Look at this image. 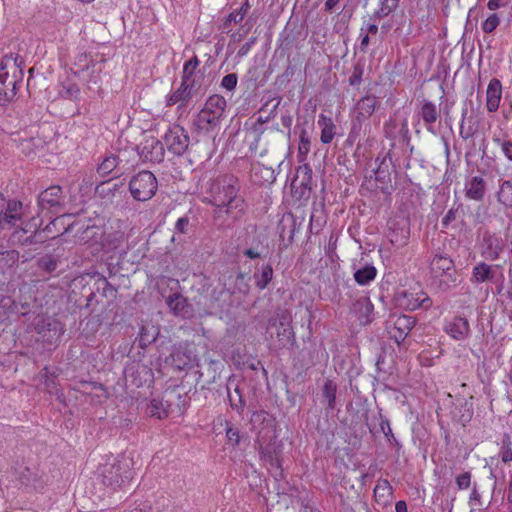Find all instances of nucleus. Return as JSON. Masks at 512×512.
<instances>
[{
    "label": "nucleus",
    "instance_id": "1",
    "mask_svg": "<svg viewBox=\"0 0 512 512\" xmlns=\"http://www.w3.org/2000/svg\"><path fill=\"white\" fill-rule=\"evenodd\" d=\"M240 189V181L236 176L232 174L219 175L207 182L204 201L217 208H224L226 215L237 218L243 215L246 209Z\"/></svg>",
    "mask_w": 512,
    "mask_h": 512
},
{
    "label": "nucleus",
    "instance_id": "2",
    "mask_svg": "<svg viewBox=\"0 0 512 512\" xmlns=\"http://www.w3.org/2000/svg\"><path fill=\"white\" fill-rule=\"evenodd\" d=\"M431 283L439 291L447 292L458 284L454 261L447 255L436 254L429 267Z\"/></svg>",
    "mask_w": 512,
    "mask_h": 512
},
{
    "label": "nucleus",
    "instance_id": "3",
    "mask_svg": "<svg viewBox=\"0 0 512 512\" xmlns=\"http://www.w3.org/2000/svg\"><path fill=\"white\" fill-rule=\"evenodd\" d=\"M104 485L111 487L113 490L122 488L129 484L133 478V472L127 460H119L113 458L106 461L99 468Z\"/></svg>",
    "mask_w": 512,
    "mask_h": 512
},
{
    "label": "nucleus",
    "instance_id": "4",
    "mask_svg": "<svg viewBox=\"0 0 512 512\" xmlns=\"http://www.w3.org/2000/svg\"><path fill=\"white\" fill-rule=\"evenodd\" d=\"M283 449L282 441L276 436L271 437L268 441H265L264 437L259 440L260 459L269 467L276 480L284 478Z\"/></svg>",
    "mask_w": 512,
    "mask_h": 512
},
{
    "label": "nucleus",
    "instance_id": "5",
    "mask_svg": "<svg viewBox=\"0 0 512 512\" xmlns=\"http://www.w3.org/2000/svg\"><path fill=\"white\" fill-rule=\"evenodd\" d=\"M226 104V100L223 96L218 94L210 96L195 119L197 128L205 132L213 130L219 124Z\"/></svg>",
    "mask_w": 512,
    "mask_h": 512
},
{
    "label": "nucleus",
    "instance_id": "6",
    "mask_svg": "<svg viewBox=\"0 0 512 512\" xmlns=\"http://www.w3.org/2000/svg\"><path fill=\"white\" fill-rule=\"evenodd\" d=\"M128 187L131 196L135 200L144 202L150 200L156 194L158 182L152 172L143 170L130 179Z\"/></svg>",
    "mask_w": 512,
    "mask_h": 512
},
{
    "label": "nucleus",
    "instance_id": "7",
    "mask_svg": "<svg viewBox=\"0 0 512 512\" xmlns=\"http://www.w3.org/2000/svg\"><path fill=\"white\" fill-rule=\"evenodd\" d=\"M270 328L275 330L277 348L294 345L295 334L291 325V316L287 311H281L269 321Z\"/></svg>",
    "mask_w": 512,
    "mask_h": 512
},
{
    "label": "nucleus",
    "instance_id": "8",
    "mask_svg": "<svg viewBox=\"0 0 512 512\" xmlns=\"http://www.w3.org/2000/svg\"><path fill=\"white\" fill-rule=\"evenodd\" d=\"M18 68L11 63V58L3 60L0 65V101H8L16 95Z\"/></svg>",
    "mask_w": 512,
    "mask_h": 512
},
{
    "label": "nucleus",
    "instance_id": "9",
    "mask_svg": "<svg viewBox=\"0 0 512 512\" xmlns=\"http://www.w3.org/2000/svg\"><path fill=\"white\" fill-rule=\"evenodd\" d=\"M34 328L42 341L48 344H55L64 332L62 323L49 316H38L35 319Z\"/></svg>",
    "mask_w": 512,
    "mask_h": 512
},
{
    "label": "nucleus",
    "instance_id": "10",
    "mask_svg": "<svg viewBox=\"0 0 512 512\" xmlns=\"http://www.w3.org/2000/svg\"><path fill=\"white\" fill-rule=\"evenodd\" d=\"M311 185L312 169L308 164L299 166L291 182L292 196L297 200H307L312 190Z\"/></svg>",
    "mask_w": 512,
    "mask_h": 512
},
{
    "label": "nucleus",
    "instance_id": "11",
    "mask_svg": "<svg viewBox=\"0 0 512 512\" xmlns=\"http://www.w3.org/2000/svg\"><path fill=\"white\" fill-rule=\"evenodd\" d=\"M396 305L404 310H416L418 308L428 309L432 306V300L423 291L414 292L409 290H402L395 294Z\"/></svg>",
    "mask_w": 512,
    "mask_h": 512
},
{
    "label": "nucleus",
    "instance_id": "12",
    "mask_svg": "<svg viewBox=\"0 0 512 512\" xmlns=\"http://www.w3.org/2000/svg\"><path fill=\"white\" fill-rule=\"evenodd\" d=\"M124 378L126 384L137 388L150 385L154 380L152 369L141 362H133L125 368Z\"/></svg>",
    "mask_w": 512,
    "mask_h": 512
},
{
    "label": "nucleus",
    "instance_id": "13",
    "mask_svg": "<svg viewBox=\"0 0 512 512\" xmlns=\"http://www.w3.org/2000/svg\"><path fill=\"white\" fill-rule=\"evenodd\" d=\"M163 141L168 151L176 156L183 155L189 146V136L180 125L170 127L165 133Z\"/></svg>",
    "mask_w": 512,
    "mask_h": 512
},
{
    "label": "nucleus",
    "instance_id": "14",
    "mask_svg": "<svg viewBox=\"0 0 512 512\" xmlns=\"http://www.w3.org/2000/svg\"><path fill=\"white\" fill-rule=\"evenodd\" d=\"M41 210L60 213L64 210V196L61 186L53 185L42 191L38 196Z\"/></svg>",
    "mask_w": 512,
    "mask_h": 512
},
{
    "label": "nucleus",
    "instance_id": "15",
    "mask_svg": "<svg viewBox=\"0 0 512 512\" xmlns=\"http://www.w3.org/2000/svg\"><path fill=\"white\" fill-rule=\"evenodd\" d=\"M387 237L397 248L407 245L410 238V221L404 217L389 221Z\"/></svg>",
    "mask_w": 512,
    "mask_h": 512
},
{
    "label": "nucleus",
    "instance_id": "16",
    "mask_svg": "<svg viewBox=\"0 0 512 512\" xmlns=\"http://www.w3.org/2000/svg\"><path fill=\"white\" fill-rule=\"evenodd\" d=\"M137 149L144 161L160 163L164 159V144L154 136H145Z\"/></svg>",
    "mask_w": 512,
    "mask_h": 512
},
{
    "label": "nucleus",
    "instance_id": "17",
    "mask_svg": "<svg viewBox=\"0 0 512 512\" xmlns=\"http://www.w3.org/2000/svg\"><path fill=\"white\" fill-rule=\"evenodd\" d=\"M165 407L169 414L182 415L188 403V395L180 387H168L164 392Z\"/></svg>",
    "mask_w": 512,
    "mask_h": 512
},
{
    "label": "nucleus",
    "instance_id": "18",
    "mask_svg": "<svg viewBox=\"0 0 512 512\" xmlns=\"http://www.w3.org/2000/svg\"><path fill=\"white\" fill-rule=\"evenodd\" d=\"M502 272L501 265L480 261L473 266L469 280L473 285L491 284L497 278L498 273Z\"/></svg>",
    "mask_w": 512,
    "mask_h": 512
},
{
    "label": "nucleus",
    "instance_id": "19",
    "mask_svg": "<svg viewBox=\"0 0 512 512\" xmlns=\"http://www.w3.org/2000/svg\"><path fill=\"white\" fill-rule=\"evenodd\" d=\"M415 324L416 320L413 316L400 315L393 319L388 333L397 344H400L406 339Z\"/></svg>",
    "mask_w": 512,
    "mask_h": 512
},
{
    "label": "nucleus",
    "instance_id": "20",
    "mask_svg": "<svg viewBox=\"0 0 512 512\" xmlns=\"http://www.w3.org/2000/svg\"><path fill=\"white\" fill-rule=\"evenodd\" d=\"M22 485L35 491L42 490L46 485L43 473L37 467H25L19 474Z\"/></svg>",
    "mask_w": 512,
    "mask_h": 512
},
{
    "label": "nucleus",
    "instance_id": "21",
    "mask_svg": "<svg viewBox=\"0 0 512 512\" xmlns=\"http://www.w3.org/2000/svg\"><path fill=\"white\" fill-rule=\"evenodd\" d=\"M22 215V202L18 200H9L5 203V199L3 200L2 218H4L3 223L6 226V229L16 226L17 223L21 221Z\"/></svg>",
    "mask_w": 512,
    "mask_h": 512
},
{
    "label": "nucleus",
    "instance_id": "22",
    "mask_svg": "<svg viewBox=\"0 0 512 512\" xmlns=\"http://www.w3.org/2000/svg\"><path fill=\"white\" fill-rule=\"evenodd\" d=\"M279 103H280V100L276 103L273 110L270 112V114L267 117H265V118L259 117L257 119V121L253 124L251 129L254 134V140L250 145L251 149H257L258 144L261 141V137L265 132H270V133L283 132V130L279 129L278 125L273 126V127H263V125L265 123H267L272 117L275 116V111H276Z\"/></svg>",
    "mask_w": 512,
    "mask_h": 512
},
{
    "label": "nucleus",
    "instance_id": "23",
    "mask_svg": "<svg viewBox=\"0 0 512 512\" xmlns=\"http://www.w3.org/2000/svg\"><path fill=\"white\" fill-rule=\"evenodd\" d=\"M166 304L175 316L189 318L192 315V307L187 298L178 292L170 294L166 298Z\"/></svg>",
    "mask_w": 512,
    "mask_h": 512
},
{
    "label": "nucleus",
    "instance_id": "24",
    "mask_svg": "<svg viewBox=\"0 0 512 512\" xmlns=\"http://www.w3.org/2000/svg\"><path fill=\"white\" fill-rule=\"evenodd\" d=\"M378 104V98L374 95H366L362 97L354 106V117L359 121L367 120L373 115Z\"/></svg>",
    "mask_w": 512,
    "mask_h": 512
},
{
    "label": "nucleus",
    "instance_id": "25",
    "mask_svg": "<svg viewBox=\"0 0 512 512\" xmlns=\"http://www.w3.org/2000/svg\"><path fill=\"white\" fill-rule=\"evenodd\" d=\"M418 114L423 119L426 129L430 133L435 134L436 131L434 128V124L438 121L440 117V112L437 109L436 105L431 101L424 100Z\"/></svg>",
    "mask_w": 512,
    "mask_h": 512
},
{
    "label": "nucleus",
    "instance_id": "26",
    "mask_svg": "<svg viewBox=\"0 0 512 512\" xmlns=\"http://www.w3.org/2000/svg\"><path fill=\"white\" fill-rule=\"evenodd\" d=\"M502 96V84L499 79L492 78L486 92V107L489 112L498 110Z\"/></svg>",
    "mask_w": 512,
    "mask_h": 512
},
{
    "label": "nucleus",
    "instance_id": "27",
    "mask_svg": "<svg viewBox=\"0 0 512 512\" xmlns=\"http://www.w3.org/2000/svg\"><path fill=\"white\" fill-rule=\"evenodd\" d=\"M445 331L455 340H464L468 337L470 332L469 322L466 318L454 317L453 320L446 325Z\"/></svg>",
    "mask_w": 512,
    "mask_h": 512
},
{
    "label": "nucleus",
    "instance_id": "28",
    "mask_svg": "<svg viewBox=\"0 0 512 512\" xmlns=\"http://www.w3.org/2000/svg\"><path fill=\"white\" fill-rule=\"evenodd\" d=\"M384 159L379 161V158L375 159L376 167L372 169V173L375 176V187L380 189L384 193H388L389 188L391 187V177L390 173L387 169V166L384 168Z\"/></svg>",
    "mask_w": 512,
    "mask_h": 512
},
{
    "label": "nucleus",
    "instance_id": "29",
    "mask_svg": "<svg viewBox=\"0 0 512 512\" xmlns=\"http://www.w3.org/2000/svg\"><path fill=\"white\" fill-rule=\"evenodd\" d=\"M226 388L231 408L236 410L238 413L243 412L245 407V401L243 399V395L239 389V386L235 384V380L229 378Z\"/></svg>",
    "mask_w": 512,
    "mask_h": 512
},
{
    "label": "nucleus",
    "instance_id": "30",
    "mask_svg": "<svg viewBox=\"0 0 512 512\" xmlns=\"http://www.w3.org/2000/svg\"><path fill=\"white\" fill-rule=\"evenodd\" d=\"M373 309V304L367 297H362L356 300L352 305V311L357 314L359 320L365 324L371 321V314Z\"/></svg>",
    "mask_w": 512,
    "mask_h": 512
},
{
    "label": "nucleus",
    "instance_id": "31",
    "mask_svg": "<svg viewBox=\"0 0 512 512\" xmlns=\"http://www.w3.org/2000/svg\"><path fill=\"white\" fill-rule=\"evenodd\" d=\"M250 277L243 272H239L234 280L232 285L228 288V291L232 295H240V296H247L250 292Z\"/></svg>",
    "mask_w": 512,
    "mask_h": 512
},
{
    "label": "nucleus",
    "instance_id": "32",
    "mask_svg": "<svg viewBox=\"0 0 512 512\" xmlns=\"http://www.w3.org/2000/svg\"><path fill=\"white\" fill-rule=\"evenodd\" d=\"M252 177L254 182L264 185V184H272L276 180V174L274 169L271 167H267L261 164H257L252 169Z\"/></svg>",
    "mask_w": 512,
    "mask_h": 512
},
{
    "label": "nucleus",
    "instance_id": "33",
    "mask_svg": "<svg viewBox=\"0 0 512 512\" xmlns=\"http://www.w3.org/2000/svg\"><path fill=\"white\" fill-rule=\"evenodd\" d=\"M318 125L321 128L320 140L323 144H329L332 142L335 136L336 126L333 123L332 118L320 114L318 118Z\"/></svg>",
    "mask_w": 512,
    "mask_h": 512
},
{
    "label": "nucleus",
    "instance_id": "34",
    "mask_svg": "<svg viewBox=\"0 0 512 512\" xmlns=\"http://www.w3.org/2000/svg\"><path fill=\"white\" fill-rule=\"evenodd\" d=\"M273 274L274 271L272 265L270 263L263 264L253 274L256 287L259 290H264L265 288H267V286L273 279Z\"/></svg>",
    "mask_w": 512,
    "mask_h": 512
},
{
    "label": "nucleus",
    "instance_id": "35",
    "mask_svg": "<svg viewBox=\"0 0 512 512\" xmlns=\"http://www.w3.org/2000/svg\"><path fill=\"white\" fill-rule=\"evenodd\" d=\"M485 195V181L480 176L473 177L467 185L466 196L469 199L480 201Z\"/></svg>",
    "mask_w": 512,
    "mask_h": 512
},
{
    "label": "nucleus",
    "instance_id": "36",
    "mask_svg": "<svg viewBox=\"0 0 512 512\" xmlns=\"http://www.w3.org/2000/svg\"><path fill=\"white\" fill-rule=\"evenodd\" d=\"M336 393L337 384L331 379H326L322 387V398L327 403L328 411L336 408Z\"/></svg>",
    "mask_w": 512,
    "mask_h": 512
},
{
    "label": "nucleus",
    "instance_id": "37",
    "mask_svg": "<svg viewBox=\"0 0 512 512\" xmlns=\"http://www.w3.org/2000/svg\"><path fill=\"white\" fill-rule=\"evenodd\" d=\"M146 413L159 420L167 418L170 414L165 407L164 396L162 395L160 399L153 398L147 406Z\"/></svg>",
    "mask_w": 512,
    "mask_h": 512
},
{
    "label": "nucleus",
    "instance_id": "38",
    "mask_svg": "<svg viewBox=\"0 0 512 512\" xmlns=\"http://www.w3.org/2000/svg\"><path fill=\"white\" fill-rule=\"evenodd\" d=\"M354 280L357 284L361 286L368 285L370 282H372L376 276H377V269L371 265L367 264L366 266L357 269L354 272Z\"/></svg>",
    "mask_w": 512,
    "mask_h": 512
},
{
    "label": "nucleus",
    "instance_id": "39",
    "mask_svg": "<svg viewBox=\"0 0 512 512\" xmlns=\"http://www.w3.org/2000/svg\"><path fill=\"white\" fill-rule=\"evenodd\" d=\"M193 96V93L188 90L187 85L181 82L180 87L167 98L166 103L167 106H173L177 103L184 106Z\"/></svg>",
    "mask_w": 512,
    "mask_h": 512
},
{
    "label": "nucleus",
    "instance_id": "40",
    "mask_svg": "<svg viewBox=\"0 0 512 512\" xmlns=\"http://www.w3.org/2000/svg\"><path fill=\"white\" fill-rule=\"evenodd\" d=\"M91 67H95V62L92 57L86 53H81L75 57L72 70L75 75L82 76L84 73L88 72Z\"/></svg>",
    "mask_w": 512,
    "mask_h": 512
},
{
    "label": "nucleus",
    "instance_id": "41",
    "mask_svg": "<svg viewBox=\"0 0 512 512\" xmlns=\"http://www.w3.org/2000/svg\"><path fill=\"white\" fill-rule=\"evenodd\" d=\"M19 260V252L16 250H7L0 253V273L4 274L12 269Z\"/></svg>",
    "mask_w": 512,
    "mask_h": 512
},
{
    "label": "nucleus",
    "instance_id": "42",
    "mask_svg": "<svg viewBox=\"0 0 512 512\" xmlns=\"http://www.w3.org/2000/svg\"><path fill=\"white\" fill-rule=\"evenodd\" d=\"M497 198L504 206L512 207V180H506L501 184Z\"/></svg>",
    "mask_w": 512,
    "mask_h": 512
},
{
    "label": "nucleus",
    "instance_id": "43",
    "mask_svg": "<svg viewBox=\"0 0 512 512\" xmlns=\"http://www.w3.org/2000/svg\"><path fill=\"white\" fill-rule=\"evenodd\" d=\"M311 141L308 132L305 129H302L299 135V145H298V161H305L307 154L310 151Z\"/></svg>",
    "mask_w": 512,
    "mask_h": 512
},
{
    "label": "nucleus",
    "instance_id": "44",
    "mask_svg": "<svg viewBox=\"0 0 512 512\" xmlns=\"http://www.w3.org/2000/svg\"><path fill=\"white\" fill-rule=\"evenodd\" d=\"M484 242L487 245L486 253L488 258L491 260L498 259L500 252L502 251L499 239L494 236H487L484 237Z\"/></svg>",
    "mask_w": 512,
    "mask_h": 512
},
{
    "label": "nucleus",
    "instance_id": "45",
    "mask_svg": "<svg viewBox=\"0 0 512 512\" xmlns=\"http://www.w3.org/2000/svg\"><path fill=\"white\" fill-rule=\"evenodd\" d=\"M27 232H28V230L23 229L22 235H20L18 237V241L22 245L42 244L49 239L48 235L44 236L42 234V232H39V231H35L33 234H31L29 236H24Z\"/></svg>",
    "mask_w": 512,
    "mask_h": 512
},
{
    "label": "nucleus",
    "instance_id": "46",
    "mask_svg": "<svg viewBox=\"0 0 512 512\" xmlns=\"http://www.w3.org/2000/svg\"><path fill=\"white\" fill-rule=\"evenodd\" d=\"M157 332L154 327L148 328L142 326L139 333L138 344L141 348H146L156 339Z\"/></svg>",
    "mask_w": 512,
    "mask_h": 512
},
{
    "label": "nucleus",
    "instance_id": "47",
    "mask_svg": "<svg viewBox=\"0 0 512 512\" xmlns=\"http://www.w3.org/2000/svg\"><path fill=\"white\" fill-rule=\"evenodd\" d=\"M119 164V158L116 155L107 156L98 166V173L101 176H106L116 169Z\"/></svg>",
    "mask_w": 512,
    "mask_h": 512
},
{
    "label": "nucleus",
    "instance_id": "48",
    "mask_svg": "<svg viewBox=\"0 0 512 512\" xmlns=\"http://www.w3.org/2000/svg\"><path fill=\"white\" fill-rule=\"evenodd\" d=\"M380 8L375 12V17L381 19L397 9L399 6V0H379Z\"/></svg>",
    "mask_w": 512,
    "mask_h": 512
},
{
    "label": "nucleus",
    "instance_id": "49",
    "mask_svg": "<svg viewBox=\"0 0 512 512\" xmlns=\"http://www.w3.org/2000/svg\"><path fill=\"white\" fill-rule=\"evenodd\" d=\"M37 265L41 270L52 273L57 269L58 262L53 255L46 254L37 260Z\"/></svg>",
    "mask_w": 512,
    "mask_h": 512
},
{
    "label": "nucleus",
    "instance_id": "50",
    "mask_svg": "<svg viewBox=\"0 0 512 512\" xmlns=\"http://www.w3.org/2000/svg\"><path fill=\"white\" fill-rule=\"evenodd\" d=\"M380 428H381V431L383 432V434L385 435V437L387 438V441L390 443V445H392L393 447H395L396 449L399 450L401 448V444L395 438V436L392 432V429L390 427V422L387 418H383L381 416Z\"/></svg>",
    "mask_w": 512,
    "mask_h": 512
},
{
    "label": "nucleus",
    "instance_id": "51",
    "mask_svg": "<svg viewBox=\"0 0 512 512\" xmlns=\"http://www.w3.org/2000/svg\"><path fill=\"white\" fill-rule=\"evenodd\" d=\"M97 291L101 290V295L105 298H113L116 295V289L112 286L111 283L107 281L106 278H99L96 282Z\"/></svg>",
    "mask_w": 512,
    "mask_h": 512
},
{
    "label": "nucleus",
    "instance_id": "52",
    "mask_svg": "<svg viewBox=\"0 0 512 512\" xmlns=\"http://www.w3.org/2000/svg\"><path fill=\"white\" fill-rule=\"evenodd\" d=\"M118 188V184H112L111 181H104L97 185L96 193L101 197H107L110 194L113 195L114 192L118 190Z\"/></svg>",
    "mask_w": 512,
    "mask_h": 512
},
{
    "label": "nucleus",
    "instance_id": "53",
    "mask_svg": "<svg viewBox=\"0 0 512 512\" xmlns=\"http://www.w3.org/2000/svg\"><path fill=\"white\" fill-rule=\"evenodd\" d=\"M200 61L195 55L190 60L186 61L183 66L182 77H195V70L199 66Z\"/></svg>",
    "mask_w": 512,
    "mask_h": 512
},
{
    "label": "nucleus",
    "instance_id": "54",
    "mask_svg": "<svg viewBox=\"0 0 512 512\" xmlns=\"http://www.w3.org/2000/svg\"><path fill=\"white\" fill-rule=\"evenodd\" d=\"M375 497H387L392 494V486L389 481L386 479H381L378 481L377 485L374 488Z\"/></svg>",
    "mask_w": 512,
    "mask_h": 512
},
{
    "label": "nucleus",
    "instance_id": "55",
    "mask_svg": "<svg viewBox=\"0 0 512 512\" xmlns=\"http://www.w3.org/2000/svg\"><path fill=\"white\" fill-rule=\"evenodd\" d=\"M226 437H227V441L230 445H232V446L239 445L241 438H240V432H239L238 428L227 424Z\"/></svg>",
    "mask_w": 512,
    "mask_h": 512
},
{
    "label": "nucleus",
    "instance_id": "56",
    "mask_svg": "<svg viewBox=\"0 0 512 512\" xmlns=\"http://www.w3.org/2000/svg\"><path fill=\"white\" fill-rule=\"evenodd\" d=\"M363 122L364 121H359L354 117V119L352 120L351 130L347 138L348 143L353 144L356 141V139L360 136Z\"/></svg>",
    "mask_w": 512,
    "mask_h": 512
},
{
    "label": "nucleus",
    "instance_id": "57",
    "mask_svg": "<svg viewBox=\"0 0 512 512\" xmlns=\"http://www.w3.org/2000/svg\"><path fill=\"white\" fill-rule=\"evenodd\" d=\"M184 85H187L188 90L196 95L201 87L200 77H182L181 81Z\"/></svg>",
    "mask_w": 512,
    "mask_h": 512
},
{
    "label": "nucleus",
    "instance_id": "58",
    "mask_svg": "<svg viewBox=\"0 0 512 512\" xmlns=\"http://www.w3.org/2000/svg\"><path fill=\"white\" fill-rule=\"evenodd\" d=\"M500 23V19L496 14L490 15L482 24L485 33H492Z\"/></svg>",
    "mask_w": 512,
    "mask_h": 512
},
{
    "label": "nucleus",
    "instance_id": "59",
    "mask_svg": "<svg viewBox=\"0 0 512 512\" xmlns=\"http://www.w3.org/2000/svg\"><path fill=\"white\" fill-rule=\"evenodd\" d=\"M493 141L501 147V150L505 157L512 161V141L501 140L500 138H494Z\"/></svg>",
    "mask_w": 512,
    "mask_h": 512
},
{
    "label": "nucleus",
    "instance_id": "60",
    "mask_svg": "<svg viewBox=\"0 0 512 512\" xmlns=\"http://www.w3.org/2000/svg\"><path fill=\"white\" fill-rule=\"evenodd\" d=\"M460 208L461 205L459 204L457 207H452L447 211V213L442 219V226L444 228H447L450 225V223L457 219Z\"/></svg>",
    "mask_w": 512,
    "mask_h": 512
},
{
    "label": "nucleus",
    "instance_id": "61",
    "mask_svg": "<svg viewBox=\"0 0 512 512\" xmlns=\"http://www.w3.org/2000/svg\"><path fill=\"white\" fill-rule=\"evenodd\" d=\"M41 377L44 379L47 388L55 387L56 373L54 371H50L48 367H44L41 371Z\"/></svg>",
    "mask_w": 512,
    "mask_h": 512
},
{
    "label": "nucleus",
    "instance_id": "62",
    "mask_svg": "<svg viewBox=\"0 0 512 512\" xmlns=\"http://www.w3.org/2000/svg\"><path fill=\"white\" fill-rule=\"evenodd\" d=\"M60 221H61V218H59V217H57V218L53 219L52 221H50L45 226V228L41 231L42 234L43 235L44 234H53L51 237H49V239H54L57 236H59L60 234L56 233V232H58L57 225L59 224Z\"/></svg>",
    "mask_w": 512,
    "mask_h": 512
},
{
    "label": "nucleus",
    "instance_id": "63",
    "mask_svg": "<svg viewBox=\"0 0 512 512\" xmlns=\"http://www.w3.org/2000/svg\"><path fill=\"white\" fill-rule=\"evenodd\" d=\"M471 484V473L464 472L456 477V485L459 490L468 489Z\"/></svg>",
    "mask_w": 512,
    "mask_h": 512
},
{
    "label": "nucleus",
    "instance_id": "64",
    "mask_svg": "<svg viewBox=\"0 0 512 512\" xmlns=\"http://www.w3.org/2000/svg\"><path fill=\"white\" fill-rule=\"evenodd\" d=\"M237 80V75L235 73H230L223 77L221 85L228 91H232L237 85Z\"/></svg>",
    "mask_w": 512,
    "mask_h": 512
}]
</instances>
